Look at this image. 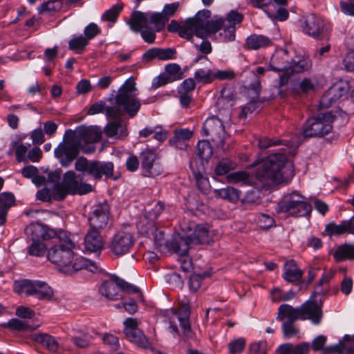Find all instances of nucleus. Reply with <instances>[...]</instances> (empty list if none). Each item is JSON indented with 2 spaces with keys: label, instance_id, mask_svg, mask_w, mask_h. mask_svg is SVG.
<instances>
[{
  "label": "nucleus",
  "instance_id": "1",
  "mask_svg": "<svg viewBox=\"0 0 354 354\" xmlns=\"http://www.w3.org/2000/svg\"><path fill=\"white\" fill-rule=\"evenodd\" d=\"M252 166L257 167L254 173V184L257 189H268L283 183H288L294 176L292 164L283 153H273L262 159L257 160Z\"/></svg>",
  "mask_w": 354,
  "mask_h": 354
},
{
  "label": "nucleus",
  "instance_id": "2",
  "mask_svg": "<svg viewBox=\"0 0 354 354\" xmlns=\"http://www.w3.org/2000/svg\"><path fill=\"white\" fill-rule=\"evenodd\" d=\"M211 12L208 10L198 12L194 17L187 19L183 25H180L176 20H171L167 26L170 32H178L180 37L188 40L193 35L203 38L208 32H215L219 28L220 21L208 22Z\"/></svg>",
  "mask_w": 354,
  "mask_h": 354
},
{
  "label": "nucleus",
  "instance_id": "3",
  "mask_svg": "<svg viewBox=\"0 0 354 354\" xmlns=\"http://www.w3.org/2000/svg\"><path fill=\"white\" fill-rule=\"evenodd\" d=\"M135 84V79L133 77H130L124 82L115 97V103L118 107L107 108L108 116L120 118L127 113L132 118L136 115L140 109V103L138 99L131 98V92L136 89Z\"/></svg>",
  "mask_w": 354,
  "mask_h": 354
},
{
  "label": "nucleus",
  "instance_id": "4",
  "mask_svg": "<svg viewBox=\"0 0 354 354\" xmlns=\"http://www.w3.org/2000/svg\"><path fill=\"white\" fill-rule=\"evenodd\" d=\"M313 207L306 197L297 191L284 194L278 201L275 211L294 218L310 217Z\"/></svg>",
  "mask_w": 354,
  "mask_h": 354
},
{
  "label": "nucleus",
  "instance_id": "5",
  "mask_svg": "<svg viewBox=\"0 0 354 354\" xmlns=\"http://www.w3.org/2000/svg\"><path fill=\"white\" fill-rule=\"evenodd\" d=\"M333 120L334 115L328 111L308 118L302 126L304 138H322L328 135L333 129Z\"/></svg>",
  "mask_w": 354,
  "mask_h": 354
},
{
  "label": "nucleus",
  "instance_id": "6",
  "mask_svg": "<svg viewBox=\"0 0 354 354\" xmlns=\"http://www.w3.org/2000/svg\"><path fill=\"white\" fill-rule=\"evenodd\" d=\"M75 168L77 171L91 176L95 180H100L102 176L111 178L113 176L114 165L112 162L99 160L89 161L86 158L81 156L77 158Z\"/></svg>",
  "mask_w": 354,
  "mask_h": 354
},
{
  "label": "nucleus",
  "instance_id": "7",
  "mask_svg": "<svg viewBox=\"0 0 354 354\" xmlns=\"http://www.w3.org/2000/svg\"><path fill=\"white\" fill-rule=\"evenodd\" d=\"M63 234L64 243L51 247L48 251L47 258L52 263L66 270L73 262L74 258L73 250L75 244L66 232Z\"/></svg>",
  "mask_w": 354,
  "mask_h": 354
},
{
  "label": "nucleus",
  "instance_id": "8",
  "mask_svg": "<svg viewBox=\"0 0 354 354\" xmlns=\"http://www.w3.org/2000/svg\"><path fill=\"white\" fill-rule=\"evenodd\" d=\"M15 290L26 297L35 296L39 300L50 301L54 295L53 289L46 283L30 279L15 281Z\"/></svg>",
  "mask_w": 354,
  "mask_h": 354
},
{
  "label": "nucleus",
  "instance_id": "9",
  "mask_svg": "<svg viewBox=\"0 0 354 354\" xmlns=\"http://www.w3.org/2000/svg\"><path fill=\"white\" fill-rule=\"evenodd\" d=\"M75 137V132L71 129L65 131L64 138L66 140L64 142L59 144L54 151L55 156L59 160L61 165L64 167H68L72 162L76 159L80 153V142L72 141Z\"/></svg>",
  "mask_w": 354,
  "mask_h": 354
},
{
  "label": "nucleus",
  "instance_id": "10",
  "mask_svg": "<svg viewBox=\"0 0 354 354\" xmlns=\"http://www.w3.org/2000/svg\"><path fill=\"white\" fill-rule=\"evenodd\" d=\"M149 22H150V13L133 11L128 24L133 32H140L145 41L152 44L156 39V32L157 31L149 26Z\"/></svg>",
  "mask_w": 354,
  "mask_h": 354
},
{
  "label": "nucleus",
  "instance_id": "11",
  "mask_svg": "<svg viewBox=\"0 0 354 354\" xmlns=\"http://www.w3.org/2000/svg\"><path fill=\"white\" fill-rule=\"evenodd\" d=\"M203 136H209L212 141L216 143L218 147H224L227 133L223 122L216 116L209 117L205 120L202 127Z\"/></svg>",
  "mask_w": 354,
  "mask_h": 354
},
{
  "label": "nucleus",
  "instance_id": "12",
  "mask_svg": "<svg viewBox=\"0 0 354 354\" xmlns=\"http://www.w3.org/2000/svg\"><path fill=\"white\" fill-rule=\"evenodd\" d=\"M110 215V205L106 201L93 205L88 217L89 228L101 232L106 227Z\"/></svg>",
  "mask_w": 354,
  "mask_h": 354
},
{
  "label": "nucleus",
  "instance_id": "13",
  "mask_svg": "<svg viewBox=\"0 0 354 354\" xmlns=\"http://www.w3.org/2000/svg\"><path fill=\"white\" fill-rule=\"evenodd\" d=\"M133 235L128 232L119 231L111 239L109 248L116 257H121L130 252L134 245Z\"/></svg>",
  "mask_w": 354,
  "mask_h": 354
},
{
  "label": "nucleus",
  "instance_id": "14",
  "mask_svg": "<svg viewBox=\"0 0 354 354\" xmlns=\"http://www.w3.org/2000/svg\"><path fill=\"white\" fill-rule=\"evenodd\" d=\"M157 159V154L152 149L146 148L140 153L141 169L145 176L156 177L163 173V168Z\"/></svg>",
  "mask_w": 354,
  "mask_h": 354
},
{
  "label": "nucleus",
  "instance_id": "15",
  "mask_svg": "<svg viewBox=\"0 0 354 354\" xmlns=\"http://www.w3.org/2000/svg\"><path fill=\"white\" fill-rule=\"evenodd\" d=\"M123 324L124 333L130 342L142 348H149L151 346L148 339L138 328L139 322L137 319L128 317L124 321Z\"/></svg>",
  "mask_w": 354,
  "mask_h": 354
},
{
  "label": "nucleus",
  "instance_id": "16",
  "mask_svg": "<svg viewBox=\"0 0 354 354\" xmlns=\"http://www.w3.org/2000/svg\"><path fill=\"white\" fill-rule=\"evenodd\" d=\"M350 90L349 82L340 79L337 81L324 93L319 101V106L328 108L335 103L341 97L345 96Z\"/></svg>",
  "mask_w": 354,
  "mask_h": 354
},
{
  "label": "nucleus",
  "instance_id": "17",
  "mask_svg": "<svg viewBox=\"0 0 354 354\" xmlns=\"http://www.w3.org/2000/svg\"><path fill=\"white\" fill-rule=\"evenodd\" d=\"M300 320H310L319 325L323 317L322 304L312 299L304 302L299 307Z\"/></svg>",
  "mask_w": 354,
  "mask_h": 354
},
{
  "label": "nucleus",
  "instance_id": "18",
  "mask_svg": "<svg viewBox=\"0 0 354 354\" xmlns=\"http://www.w3.org/2000/svg\"><path fill=\"white\" fill-rule=\"evenodd\" d=\"M63 185L69 192L70 195H84L92 192V185L86 183H79L75 171H68L63 176Z\"/></svg>",
  "mask_w": 354,
  "mask_h": 354
},
{
  "label": "nucleus",
  "instance_id": "19",
  "mask_svg": "<svg viewBox=\"0 0 354 354\" xmlns=\"http://www.w3.org/2000/svg\"><path fill=\"white\" fill-rule=\"evenodd\" d=\"M120 278L112 275L109 280H106L99 287L100 293L109 300L116 301L122 299L120 292Z\"/></svg>",
  "mask_w": 354,
  "mask_h": 354
},
{
  "label": "nucleus",
  "instance_id": "20",
  "mask_svg": "<svg viewBox=\"0 0 354 354\" xmlns=\"http://www.w3.org/2000/svg\"><path fill=\"white\" fill-rule=\"evenodd\" d=\"M191 245L188 236H183L176 234L170 240L167 241L166 248L181 257H187Z\"/></svg>",
  "mask_w": 354,
  "mask_h": 354
},
{
  "label": "nucleus",
  "instance_id": "21",
  "mask_svg": "<svg viewBox=\"0 0 354 354\" xmlns=\"http://www.w3.org/2000/svg\"><path fill=\"white\" fill-rule=\"evenodd\" d=\"M184 77L182 68H165V71L154 77L152 81V88H158L169 83L180 80Z\"/></svg>",
  "mask_w": 354,
  "mask_h": 354
},
{
  "label": "nucleus",
  "instance_id": "22",
  "mask_svg": "<svg viewBox=\"0 0 354 354\" xmlns=\"http://www.w3.org/2000/svg\"><path fill=\"white\" fill-rule=\"evenodd\" d=\"M178 7L179 3L174 2L166 4L164 6L162 13H150V23L154 24L156 31L160 32L165 27L166 21L169 19V17H172L175 14Z\"/></svg>",
  "mask_w": 354,
  "mask_h": 354
},
{
  "label": "nucleus",
  "instance_id": "23",
  "mask_svg": "<svg viewBox=\"0 0 354 354\" xmlns=\"http://www.w3.org/2000/svg\"><path fill=\"white\" fill-rule=\"evenodd\" d=\"M122 115L120 118H111L114 120L108 122L104 129V134L107 138L115 139H124L129 134L127 125L122 124Z\"/></svg>",
  "mask_w": 354,
  "mask_h": 354
},
{
  "label": "nucleus",
  "instance_id": "24",
  "mask_svg": "<svg viewBox=\"0 0 354 354\" xmlns=\"http://www.w3.org/2000/svg\"><path fill=\"white\" fill-rule=\"evenodd\" d=\"M84 250L88 252H99L104 248V240L101 232L89 228L84 236Z\"/></svg>",
  "mask_w": 354,
  "mask_h": 354
},
{
  "label": "nucleus",
  "instance_id": "25",
  "mask_svg": "<svg viewBox=\"0 0 354 354\" xmlns=\"http://www.w3.org/2000/svg\"><path fill=\"white\" fill-rule=\"evenodd\" d=\"M303 31L310 37L318 38L324 29L323 20L315 15L306 17L301 25Z\"/></svg>",
  "mask_w": 354,
  "mask_h": 354
},
{
  "label": "nucleus",
  "instance_id": "26",
  "mask_svg": "<svg viewBox=\"0 0 354 354\" xmlns=\"http://www.w3.org/2000/svg\"><path fill=\"white\" fill-rule=\"evenodd\" d=\"M193 136V131L189 129H176L174 136L169 140V145L179 150H186L188 142Z\"/></svg>",
  "mask_w": 354,
  "mask_h": 354
},
{
  "label": "nucleus",
  "instance_id": "27",
  "mask_svg": "<svg viewBox=\"0 0 354 354\" xmlns=\"http://www.w3.org/2000/svg\"><path fill=\"white\" fill-rule=\"evenodd\" d=\"M175 315L179 321L184 337L187 339H192L194 337V332L192 330L189 322V306L188 305H183L176 310Z\"/></svg>",
  "mask_w": 354,
  "mask_h": 354
},
{
  "label": "nucleus",
  "instance_id": "28",
  "mask_svg": "<svg viewBox=\"0 0 354 354\" xmlns=\"http://www.w3.org/2000/svg\"><path fill=\"white\" fill-rule=\"evenodd\" d=\"M80 270H88L91 273H95L99 271V267L95 262L82 257H78L75 259L73 258L71 266H68L67 268L63 271L72 273L73 272Z\"/></svg>",
  "mask_w": 354,
  "mask_h": 354
},
{
  "label": "nucleus",
  "instance_id": "29",
  "mask_svg": "<svg viewBox=\"0 0 354 354\" xmlns=\"http://www.w3.org/2000/svg\"><path fill=\"white\" fill-rule=\"evenodd\" d=\"M283 279L288 283L299 281L303 276V271L298 267L294 259H289L284 263Z\"/></svg>",
  "mask_w": 354,
  "mask_h": 354
},
{
  "label": "nucleus",
  "instance_id": "30",
  "mask_svg": "<svg viewBox=\"0 0 354 354\" xmlns=\"http://www.w3.org/2000/svg\"><path fill=\"white\" fill-rule=\"evenodd\" d=\"M176 54V50L174 48H153L148 50L143 55V59L147 62L151 61L153 59H158L159 60H168L174 58Z\"/></svg>",
  "mask_w": 354,
  "mask_h": 354
},
{
  "label": "nucleus",
  "instance_id": "31",
  "mask_svg": "<svg viewBox=\"0 0 354 354\" xmlns=\"http://www.w3.org/2000/svg\"><path fill=\"white\" fill-rule=\"evenodd\" d=\"M30 338L51 352H56L59 348L58 342L53 336L49 334L35 333L30 335Z\"/></svg>",
  "mask_w": 354,
  "mask_h": 354
},
{
  "label": "nucleus",
  "instance_id": "32",
  "mask_svg": "<svg viewBox=\"0 0 354 354\" xmlns=\"http://www.w3.org/2000/svg\"><path fill=\"white\" fill-rule=\"evenodd\" d=\"M277 319L282 321L287 319L286 322H295L300 319L299 307L293 308L289 304H281L278 308Z\"/></svg>",
  "mask_w": 354,
  "mask_h": 354
},
{
  "label": "nucleus",
  "instance_id": "33",
  "mask_svg": "<svg viewBox=\"0 0 354 354\" xmlns=\"http://www.w3.org/2000/svg\"><path fill=\"white\" fill-rule=\"evenodd\" d=\"M216 198H222L230 203H236L240 198L241 192L231 186L225 188L216 189L213 192Z\"/></svg>",
  "mask_w": 354,
  "mask_h": 354
},
{
  "label": "nucleus",
  "instance_id": "34",
  "mask_svg": "<svg viewBox=\"0 0 354 354\" xmlns=\"http://www.w3.org/2000/svg\"><path fill=\"white\" fill-rule=\"evenodd\" d=\"M191 244H205L209 241V230L202 225H197L193 233L188 236Z\"/></svg>",
  "mask_w": 354,
  "mask_h": 354
},
{
  "label": "nucleus",
  "instance_id": "35",
  "mask_svg": "<svg viewBox=\"0 0 354 354\" xmlns=\"http://www.w3.org/2000/svg\"><path fill=\"white\" fill-rule=\"evenodd\" d=\"M334 258L340 262L345 260H354V243H344L339 245L334 253Z\"/></svg>",
  "mask_w": 354,
  "mask_h": 354
},
{
  "label": "nucleus",
  "instance_id": "36",
  "mask_svg": "<svg viewBox=\"0 0 354 354\" xmlns=\"http://www.w3.org/2000/svg\"><path fill=\"white\" fill-rule=\"evenodd\" d=\"M271 40L266 36L261 35H252L246 39L245 48L251 50H257L269 46Z\"/></svg>",
  "mask_w": 354,
  "mask_h": 354
},
{
  "label": "nucleus",
  "instance_id": "37",
  "mask_svg": "<svg viewBox=\"0 0 354 354\" xmlns=\"http://www.w3.org/2000/svg\"><path fill=\"white\" fill-rule=\"evenodd\" d=\"M219 21L221 22L220 23L221 24L219 25V28H218V30H215V32H208L207 34L206 37L209 35H212V34H215L218 30L223 28V32L221 33V36L223 35L224 39L225 41H234L235 39V31H236V28L234 26V25L225 24V21H224V19H223V18H216L214 20L208 19V22H215V21Z\"/></svg>",
  "mask_w": 354,
  "mask_h": 354
},
{
  "label": "nucleus",
  "instance_id": "38",
  "mask_svg": "<svg viewBox=\"0 0 354 354\" xmlns=\"http://www.w3.org/2000/svg\"><path fill=\"white\" fill-rule=\"evenodd\" d=\"M196 152L202 163L207 162L213 155V148L209 141L200 140L197 143Z\"/></svg>",
  "mask_w": 354,
  "mask_h": 354
},
{
  "label": "nucleus",
  "instance_id": "39",
  "mask_svg": "<svg viewBox=\"0 0 354 354\" xmlns=\"http://www.w3.org/2000/svg\"><path fill=\"white\" fill-rule=\"evenodd\" d=\"M236 167V163L227 158L220 160L215 166L214 174L217 176H223L234 170Z\"/></svg>",
  "mask_w": 354,
  "mask_h": 354
},
{
  "label": "nucleus",
  "instance_id": "40",
  "mask_svg": "<svg viewBox=\"0 0 354 354\" xmlns=\"http://www.w3.org/2000/svg\"><path fill=\"white\" fill-rule=\"evenodd\" d=\"M229 183H242L243 185H251L255 187L254 181H252L250 175L245 171H237L230 173L226 176Z\"/></svg>",
  "mask_w": 354,
  "mask_h": 354
},
{
  "label": "nucleus",
  "instance_id": "41",
  "mask_svg": "<svg viewBox=\"0 0 354 354\" xmlns=\"http://www.w3.org/2000/svg\"><path fill=\"white\" fill-rule=\"evenodd\" d=\"M44 225L39 223H30L24 230L25 234L30 241L41 240Z\"/></svg>",
  "mask_w": 354,
  "mask_h": 354
},
{
  "label": "nucleus",
  "instance_id": "42",
  "mask_svg": "<svg viewBox=\"0 0 354 354\" xmlns=\"http://www.w3.org/2000/svg\"><path fill=\"white\" fill-rule=\"evenodd\" d=\"M335 274V272L332 270H325L322 274V277L319 279L318 283L315 288V291L313 295L311 296V298L313 297H315V295H326L327 293V291L324 290L322 286L324 284L328 283L333 278Z\"/></svg>",
  "mask_w": 354,
  "mask_h": 354
},
{
  "label": "nucleus",
  "instance_id": "43",
  "mask_svg": "<svg viewBox=\"0 0 354 354\" xmlns=\"http://www.w3.org/2000/svg\"><path fill=\"white\" fill-rule=\"evenodd\" d=\"M194 79L198 83L209 84L215 80L214 72L209 68H201L195 71Z\"/></svg>",
  "mask_w": 354,
  "mask_h": 354
},
{
  "label": "nucleus",
  "instance_id": "44",
  "mask_svg": "<svg viewBox=\"0 0 354 354\" xmlns=\"http://www.w3.org/2000/svg\"><path fill=\"white\" fill-rule=\"evenodd\" d=\"M279 74V86L281 88L286 85L291 77L294 75L295 68H268Z\"/></svg>",
  "mask_w": 354,
  "mask_h": 354
},
{
  "label": "nucleus",
  "instance_id": "45",
  "mask_svg": "<svg viewBox=\"0 0 354 354\" xmlns=\"http://www.w3.org/2000/svg\"><path fill=\"white\" fill-rule=\"evenodd\" d=\"M4 325H6L11 330H17L19 332L34 330L38 327V326H30L26 322L21 321L16 318L11 319L6 324H4L3 326Z\"/></svg>",
  "mask_w": 354,
  "mask_h": 354
},
{
  "label": "nucleus",
  "instance_id": "46",
  "mask_svg": "<svg viewBox=\"0 0 354 354\" xmlns=\"http://www.w3.org/2000/svg\"><path fill=\"white\" fill-rule=\"evenodd\" d=\"M27 250L29 255L41 257L44 256L47 250V247L41 240L31 241V243L29 245Z\"/></svg>",
  "mask_w": 354,
  "mask_h": 354
},
{
  "label": "nucleus",
  "instance_id": "47",
  "mask_svg": "<svg viewBox=\"0 0 354 354\" xmlns=\"http://www.w3.org/2000/svg\"><path fill=\"white\" fill-rule=\"evenodd\" d=\"M325 232L329 236H340L347 233L346 224L344 223V220L339 224L337 225L334 222H330L326 225Z\"/></svg>",
  "mask_w": 354,
  "mask_h": 354
},
{
  "label": "nucleus",
  "instance_id": "48",
  "mask_svg": "<svg viewBox=\"0 0 354 354\" xmlns=\"http://www.w3.org/2000/svg\"><path fill=\"white\" fill-rule=\"evenodd\" d=\"M266 71V68H257L256 73H254V79L250 84L248 91L254 92V97L258 98L260 96L261 86L258 75H262Z\"/></svg>",
  "mask_w": 354,
  "mask_h": 354
},
{
  "label": "nucleus",
  "instance_id": "49",
  "mask_svg": "<svg viewBox=\"0 0 354 354\" xmlns=\"http://www.w3.org/2000/svg\"><path fill=\"white\" fill-rule=\"evenodd\" d=\"M15 204V197L11 192L0 193V211L3 210L8 215V209Z\"/></svg>",
  "mask_w": 354,
  "mask_h": 354
},
{
  "label": "nucleus",
  "instance_id": "50",
  "mask_svg": "<svg viewBox=\"0 0 354 354\" xmlns=\"http://www.w3.org/2000/svg\"><path fill=\"white\" fill-rule=\"evenodd\" d=\"M62 7V2L60 0H50L43 3L39 8V14L44 12H55L59 11Z\"/></svg>",
  "mask_w": 354,
  "mask_h": 354
},
{
  "label": "nucleus",
  "instance_id": "51",
  "mask_svg": "<svg viewBox=\"0 0 354 354\" xmlns=\"http://www.w3.org/2000/svg\"><path fill=\"white\" fill-rule=\"evenodd\" d=\"M137 228L139 232L143 235H148L149 233H153L155 229L154 222L149 221L147 216L140 218L139 222L137 223Z\"/></svg>",
  "mask_w": 354,
  "mask_h": 354
},
{
  "label": "nucleus",
  "instance_id": "52",
  "mask_svg": "<svg viewBox=\"0 0 354 354\" xmlns=\"http://www.w3.org/2000/svg\"><path fill=\"white\" fill-rule=\"evenodd\" d=\"M87 44V39L82 35L73 38L68 42L69 48L77 53H82Z\"/></svg>",
  "mask_w": 354,
  "mask_h": 354
},
{
  "label": "nucleus",
  "instance_id": "53",
  "mask_svg": "<svg viewBox=\"0 0 354 354\" xmlns=\"http://www.w3.org/2000/svg\"><path fill=\"white\" fill-rule=\"evenodd\" d=\"M256 221L259 226L265 230H268L275 226V220L268 214L259 213L256 216Z\"/></svg>",
  "mask_w": 354,
  "mask_h": 354
},
{
  "label": "nucleus",
  "instance_id": "54",
  "mask_svg": "<svg viewBox=\"0 0 354 354\" xmlns=\"http://www.w3.org/2000/svg\"><path fill=\"white\" fill-rule=\"evenodd\" d=\"M251 96V100L246 104V106L242 108L241 112L239 115L240 118H245L248 113H252L259 107L261 103L259 100V97L258 98L254 97V92H252Z\"/></svg>",
  "mask_w": 354,
  "mask_h": 354
},
{
  "label": "nucleus",
  "instance_id": "55",
  "mask_svg": "<svg viewBox=\"0 0 354 354\" xmlns=\"http://www.w3.org/2000/svg\"><path fill=\"white\" fill-rule=\"evenodd\" d=\"M245 348V339L243 337H239L227 344V348L230 354L242 353Z\"/></svg>",
  "mask_w": 354,
  "mask_h": 354
},
{
  "label": "nucleus",
  "instance_id": "56",
  "mask_svg": "<svg viewBox=\"0 0 354 354\" xmlns=\"http://www.w3.org/2000/svg\"><path fill=\"white\" fill-rule=\"evenodd\" d=\"M120 292L132 294L137 293L138 297L142 300L143 295L138 287L125 281L124 279L120 278Z\"/></svg>",
  "mask_w": 354,
  "mask_h": 354
},
{
  "label": "nucleus",
  "instance_id": "57",
  "mask_svg": "<svg viewBox=\"0 0 354 354\" xmlns=\"http://www.w3.org/2000/svg\"><path fill=\"white\" fill-rule=\"evenodd\" d=\"M194 178L198 189L203 194H207L209 189V182L201 172H194Z\"/></svg>",
  "mask_w": 354,
  "mask_h": 354
},
{
  "label": "nucleus",
  "instance_id": "58",
  "mask_svg": "<svg viewBox=\"0 0 354 354\" xmlns=\"http://www.w3.org/2000/svg\"><path fill=\"white\" fill-rule=\"evenodd\" d=\"M53 191L54 201H64L68 195H70L69 192L67 191L62 182L54 184Z\"/></svg>",
  "mask_w": 354,
  "mask_h": 354
},
{
  "label": "nucleus",
  "instance_id": "59",
  "mask_svg": "<svg viewBox=\"0 0 354 354\" xmlns=\"http://www.w3.org/2000/svg\"><path fill=\"white\" fill-rule=\"evenodd\" d=\"M80 137L91 143H94L99 140V135L93 130L88 128H83L79 131Z\"/></svg>",
  "mask_w": 354,
  "mask_h": 354
},
{
  "label": "nucleus",
  "instance_id": "60",
  "mask_svg": "<svg viewBox=\"0 0 354 354\" xmlns=\"http://www.w3.org/2000/svg\"><path fill=\"white\" fill-rule=\"evenodd\" d=\"M196 88V80L193 78L189 77L185 79L182 82L178 88V93H189V92L194 91Z\"/></svg>",
  "mask_w": 354,
  "mask_h": 354
},
{
  "label": "nucleus",
  "instance_id": "61",
  "mask_svg": "<svg viewBox=\"0 0 354 354\" xmlns=\"http://www.w3.org/2000/svg\"><path fill=\"white\" fill-rule=\"evenodd\" d=\"M295 322H284L282 324V332L286 338L292 337L299 333V329L295 328Z\"/></svg>",
  "mask_w": 354,
  "mask_h": 354
},
{
  "label": "nucleus",
  "instance_id": "62",
  "mask_svg": "<svg viewBox=\"0 0 354 354\" xmlns=\"http://www.w3.org/2000/svg\"><path fill=\"white\" fill-rule=\"evenodd\" d=\"M15 145L16 160L19 162L26 161V154L27 153L28 148L30 146V145L28 144L27 146H26L23 143L18 144L17 142H15Z\"/></svg>",
  "mask_w": 354,
  "mask_h": 354
},
{
  "label": "nucleus",
  "instance_id": "63",
  "mask_svg": "<svg viewBox=\"0 0 354 354\" xmlns=\"http://www.w3.org/2000/svg\"><path fill=\"white\" fill-rule=\"evenodd\" d=\"M53 191L46 187L37 191L36 198L37 200L43 202H50L54 201Z\"/></svg>",
  "mask_w": 354,
  "mask_h": 354
},
{
  "label": "nucleus",
  "instance_id": "64",
  "mask_svg": "<svg viewBox=\"0 0 354 354\" xmlns=\"http://www.w3.org/2000/svg\"><path fill=\"white\" fill-rule=\"evenodd\" d=\"M122 9V6L117 4L113 6L111 9L108 10L102 16V18L110 21H115L120 11Z\"/></svg>",
  "mask_w": 354,
  "mask_h": 354
}]
</instances>
